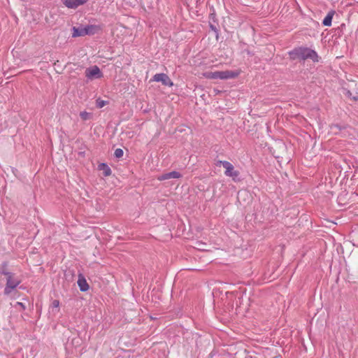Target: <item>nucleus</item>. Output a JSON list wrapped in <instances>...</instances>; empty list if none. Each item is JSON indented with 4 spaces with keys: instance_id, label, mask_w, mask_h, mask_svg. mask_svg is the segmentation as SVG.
<instances>
[{
    "instance_id": "a211bd4d",
    "label": "nucleus",
    "mask_w": 358,
    "mask_h": 358,
    "mask_svg": "<svg viewBox=\"0 0 358 358\" xmlns=\"http://www.w3.org/2000/svg\"><path fill=\"white\" fill-rule=\"evenodd\" d=\"M15 306H20L22 308V310H25L26 308L25 305L22 302H17Z\"/></svg>"
},
{
    "instance_id": "2eb2a0df",
    "label": "nucleus",
    "mask_w": 358,
    "mask_h": 358,
    "mask_svg": "<svg viewBox=\"0 0 358 358\" xmlns=\"http://www.w3.org/2000/svg\"><path fill=\"white\" fill-rule=\"evenodd\" d=\"M8 264L7 262H4L0 265V274L3 275V271L6 272L7 270Z\"/></svg>"
},
{
    "instance_id": "20e7f679",
    "label": "nucleus",
    "mask_w": 358,
    "mask_h": 358,
    "mask_svg": "<svg viewBox=\"0 0 358 358\" xmlns=\"http://www.w3.org/2000/svg\"><path fill=\"white\" fill-rule=\"evenodd\" d=\"M217 166L222 165L225 169L224 174L226 176L230 177L234 182L240 180V172L234 169V166L228 161L218 160L216 163Z\"/></svg>"
},
{
    "instance_id": "5701e85b",
    "label": "nucleus",
    "mask_w": 358,
    "mask_h": 358,
    "mask_svg": "<svg viewBox=\"0 0 358 358\" xmlns=\"http://www.w3.org/2000/svg\"><path fill=\"white\" fill-rule=\"evenodd\" d=\"M352 99H353L354 100H355V101H357V98L356 96H354Z\"/></svg>"
},
{
    "instance_id": "1a4fd4ad",
    "label": "nucleus",
    "mask_w": 358,
    "mask_h": 358,
    "mask_svg": "<svg viewBox=\"0 0 358 358\" xmlns=\"http://www.w3.org/2000/svg\"><path fill=\"white\" fill-rule=\"evenodd\" d=\"M180 177H182V175L179 172L173 171L162 174L161 176L159 177V180H165L171 178H180Z\"/></svg>"
},
{
    "instance_id": "f8f14e48",
    "label": "nucleus",
    "mask_w": 358,
    "mask_h": 358,
    "mask_svg": "<svg viewBox=\"0 0 358 358\" xmlns=\"http://www.w3.org/2000/svg\"><path fill=\"white\" fill-rule=\"evenodd\" d=\"M98 169L100 171H103V175L105 176H109L112 173L110 168L105 163L100 164L98 166Z\"/></svg>"
},
{
    "instance_id": "f03ea898",
    "label": "nucleus",
    "mask_w": 358,
    "mask_h": 358,
    "mask_svg": "<svg viewBox=\"0 0 358 358\" xmlns=\"http://www.w3.org/2000/svg\"><path fill=\"white\" fill-rule=\"evenodd\" d=\"M240 74L239 71H210L204 73V76L208 79L228 80L236 78Z\"/></svg>"
},
{
    "instance_id": "9b49d317",
    "label": "nucleus",
    "mask_w": 358,
    "mask_h": 358,
    "mask_svg": "<svg viewBox=\"0 0 358 358\" xmlns=\"http://www.w3.org/2000/svg\"><path fill=\"white\" fill-rule=\"evenodd\" d=\"M334 15V11H329L327 15L325 16L322 21V24L326 27H329L331 25L332 19Z\"/></svg>"
},
{
    "instance_id": "0eeeda50",
    "label": "nucleus",
    "mask_w": 358,
    "mask_h": 358,
    "mask_svg": "<svg viewBox=\"0 0 358 358\" xmlns=\"http://www.w3.org/2000/svg\"><path fill=\"white\" fill-rule=\"evenodd\" d=\"M85 76L88 79L99 78L102 77V73L97 66H94L85 70Z\"/></svg>"
},
{
    "instance_id": "6e6552de",
    "label": "nucleus",
    "mask_w": 358,
    "mask_h": 358,
    "mask_svg": "<svg viewBox=\"0 0 358 358\" xmlns=\"http://www.w3.org/2000/svg\"><path fill=\"white\" fill-rule=\"evenodd\" d=\"M87 0H63V3L69 8H76L83 5Z\"/></svg>"
},
{
    "instance_id": "aec40b11",
    "label": "nucleus",
    "mask_w": 358,
    "mask_h": 358,
    "mask_svg": "<svg viewBox=\"0 0 358 358\" xmlns=\"http://www.w3.org/2000/svg\"><path fill=\"white\" fill-rule=\"evenodd\" d=\"M210 28L212 29V30H213L217 34H218V31H217V29H216V27L213 25H210Z\"/></svg>"
},
{
    "instance_id": "412c9836",
    "label": "nucleus",
    "mask_w": 358,
    "mask_h": 358,
    "mask_svg": "<svg viewBox=\"0 0 358 358\" xmlns=\"http://www.w3.org/2000/svg\"><path fill=\"white\" fill-rule=\"evenodd\" d=\"M245 192H239L238 193V196L239 197L242 194H245Z\"/></svg>"
},
{
    "instance_id": "dca6fc26",
    "label": "nucleus",
    "mask_w": 358,
    "mask_h": 358,
    "mask_svg": "<svg viewBox=\"0 0 358 358\" xmlns=\"http://www.w3.org/2000/svg\"><path fill=\"white\" fill-rule=\"evenodd\" d=\"M106 103L107 101L99 99L96 100V107L99 108H101L104 106H106Z\"/></svg>"
},
{
    "instance_id": "9d476101",
    "label": "nucleus",
    "mask_w": 358,
    "mask_h": 358,
    "mask_svg": "<svg viewBox=\"0 0 358 358\" xmlns=\"http://www.w3.org/2000/svg\"><path fill=\"white\" fill-rule=\"evenodd\" d=\"M78 285L81 292H86L90 287L86 279L82 274H79L78 275Z\"/></svg>"
},
{
    "instance_id": "4468645a",
    "label": "nucleus",
    "mask_w": 358,
    "mask_h": 358,
    "mask_svg": "<svg viewBox=\"0 0 358 358\" xmlns=\"http://www.w3.org/2000/svg\"><path fill=\"white\" fill-rule=\"evenodd\" d=\"M124 152L121 148H117L114 152V156L116 158H120L123 156Z\"/></svg>"
},
{
    "instance_id": "6ab92c4d",
    "label": "nucleus",
    "mask_w": 358,
    "mask_h": 358,
    "mask_svg": "<svg viewBox=\"0 0 358 358\" xmlns=\"http://www.w3.org/2000/svg\"><path fill=\"white\" fill-rule=\"evenodd\" d=\"M52 305H53L54 307H58L59 305V301H57V300L53 301Z\"/></svg>"
},
{
    "instance_id": "f257e3e1",
    "label": "nucleus",
    "mask_w": 358,
    "mask_h": 358,
    "mask_svg": "<svg viewBox=\"0 0 358 358\" xmlns=\"http://www.w3.org/2000/svg\"><path fill=\"white\" fill-rule=\"evenodd\" d=\"M292 59L306 60L311 59L313 62H319V56L317 53L308 48L299 47L294 48L289 52Z\"/></svg>"
},
{
    "instance_id": "4be33fe9",
    "label": "nucleus",
    "mask_w": 358,
    "mask_h": 358,
    "mask_svg": "<svg viewBox=\"0 0 358 358\" xmlns=\"http://www.w3.org/2000/svg\"><path fill=\"white\" fill-rule=\"evenodd\" d=\"M347 95H348V96H350V95H351V92H350V91H348V92H347Z\"/></svg>"
},
{
    "instance_id": "423d86ee",
    "label": "nucleus",
    "mask_w": 358,
    "mask_h": 358,
    "mask_svg": "<svg viewBox=\"0 0 358 358\" xmlns=\"http://www.w3.org/2000/svg\"><path fill=\"white\" fill-rule=\"evenodd\" d=\"M152 80L155 82H161L165 86L171 87L173 85V82L170 79V78L165 73H157L153 78Z\"/></svg>"
},
{
    "instance_id": "ddd939ff",
    "label": "nucleus",
    "mask_w": 358,
    "mask_h": 358,
    "mask_svg": "<svg viewBox=\"0 0 358 358\" xmlns=\"http://www.w3.org/2000/svg\"><path fill=\"white\" fill-rule=\"evenodd\" d=\"M80 117L83 120L86 121V120L91 119L92 117V113H88L87 111H82L80 113Z\"/></svg>"
},
{
    "instance_id": "f3484780",
    "label": "nucleus",
    "mask_w": 358,
    "mask_h": 358,
    "mask_svg": "<svg viewBox=\"0 0 358 358\" xmlns=\"http://www.w3.org/2000/svg\"><path fill=\"white\" fill-rule=\"evenodd\" d=\"M3 275H6L7 278H9V277H12L13 275H14L15 273L9 272V271H7L6 272H3Z\"/></svg>"
},
{
    "instance_id": "7ed1b4c3",
    "label": "nucleus",
    "mask_w": 358,
    "mask_h": 358,
    "mask_svg": "<svg viewBox=\"0 0 358 358\" xmlns=\"http://www.w3.org/2000/svg\"><path fill=\"white\" fill-rule=\"evenodd\" d=\"M101 29V27L96 24H89L85 27L80 26L79 27H73L72 28V36L78 37L86 35H94V34L99 32Z\"/></svg>"
},
{
    "instance_id": "39448f33",
    "label": "nucleus",
    "mask_w": 358,
    "mask_h": 358,
    "mask_svg": "<svg viewBox=\"0 0 358 358\" xmlns=\"http://www.w3.org/2000/svg\"><path fill=\"white\" fill-rule=\"evenodd\" d=\"M21 283V280L15 276L6 278V284L3 290L5 295H9Z\"/></svg>"
}]
</instances>
